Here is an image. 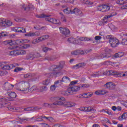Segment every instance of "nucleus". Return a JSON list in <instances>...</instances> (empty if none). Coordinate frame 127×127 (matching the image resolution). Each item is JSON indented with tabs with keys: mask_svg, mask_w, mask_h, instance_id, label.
<instances>
[{
	"mask_svg": "<svg viewBox=\"0 0 127 127\" xmlns=\"http://www.w3.org/2000/svg\"><path fill=\"white\" fill-rule=\"evenodd\" d=\"M16 64H12L8 65V70H11V69H13V68H15Z\"/></svg>",
	"mask_w": 127,
	"mask_h": 127,
	"instance_id": "79ce46f5",
	"label": "nucleus"
},
{
	"mask_svg": "<svg viewBox=\"0 0 127 127\" xmlns=\"http://www.w3.org/2000/svg\"><path fill=\"white\" fill-rule=\"evenodd\" d=\"M45 20L46 21H48L49 22L54 23V24H61V23L60 22L59 20L54 19L53 18H47L45 19Z\"/></svg>",
	"mask_w": 127,
	"mask_h": 127,
	"instance_id": "4468645a",
	"label": "nucleus"
},
{
	"mask_svg": "<svg viewBox=\"0 0 127 127\" xmlns=\"http://www.w3.org/2000/svg\"><path fill=\"white\" fill-rule=\"evenodd\" d=\"M106 23H107V21L104 22V21H100L99 22V25H105V24H106Z\"/></svg>",
	"mask_w": 127,
	"mask_h": 127,
	"instance_id": "13d9d810",
	"label": "nucleus"
},
{
	"mask_svg": "<svg viewBox=\"0 0 127 127\" xmlns=\"http://www.w3.org/2000/svg\"><path fill=\"white\" fill-rule=\"evenodd\" d=\"M41 125L44 127H49V125L46 123H41Z\"/></svg>",
	"mask_w": 127,
	"mask_h": 127,
	"instance_id": "e2e57ef3",
	"label": "nucleus"
},
{
	"mask_svg": "<svg viewBox=\"0 0 127 127\" xmlns=\"http://www.w3.org/2000/svg\"><path fill=\"white\" fill-rule=\"evenodd\" d=\"M71 14H75L79 16H83V12L80 9L75 8L73 9L70 10Z\"/></svg>",
	"mask_w": 127,
	"mask_h": 127,
	"instance_id": "f8f14e48",
	"label": "nucleus"
},
{
	"mask_svg": "<svg viewBox=\"0 0 127 127\" xmlns=\"http://www.w3.org/2000/svg\"><path fill=\"white\" fill-rule=\"evenodd\" d=\"M62 81L61 80H58L55 82L54 85L56 86V87H59V85H60L59 83H61Z\"/></svg>",
	"mask_w": 127,
	"mask_h": 127,
	"instance_id": "37998d69",
	"label": "nucleus"
},
{
	"mask_svg": "<svg viewBox=\"0 0 127 127\" xmlns=\"http://www.w3.org/2000/svg\"><path fill=\"white\" fill-rule=\"evenodd\" d=\"M83 2L85 4H89V5H92L94 3V2L89 1V0H83Z\"/></svg>",
	"mask_w": 127,
	"mask_h": 127,
	"instance_id": "e433bc0d",
	"label": "nucleus"
},
{
	"mask_svg": "<svg viewBox=\"0 0 127 127\" xmlns=\"http://www.w3.org/2000/svg\"><path fill=\"white\" fill-rule=\"evenodd\" d=\"M19 88H17L18 91H20L23 94H27L28 93V89L26 87V85L28 84V82L26 81H22L19 82Z\"/></svg>",
	"mask_w": 127,
	"mask_h": 127,
	"instance_id": "20e7f679",
	"label": "nucleus"
},
{
	"mask_svg": "<svg viewBox=\"0 0 127 127\" xmlns=\"http://www.w3.org/2000/svg\"><path fill=\"white\" fill-rule=\"evenodd\" d=\"M33 109L32 107H27L24 109V110H23V112H31L32 111Z\"/></svg>",
	"mask_w": 127,
	"mask_h": 127,
	"instance_id": "ea45409f",
	"label": "nucleus"
},
{
	"mask_svg": "<svg viewBox=\"0 0 127 127\" xmlns=\"http://www.w3.org/2000/svg\"><path fill=\"white\" fill-rule=\"evenodd\" d=\"M12 22L9 20L5 21V19L2 18H0V26L2 27H7L10 26Z\"/></svg>",
	"mask_w": 127,
	"mask_h": 127,
	"instance_id": "1a4fd4ad",
	"label": "nucleus"
},
{
	"mask_svg": "<svg viewBox=\"0 0 127 127\" xmlns=\"http://www.w3.org/2000/svg\"><path fill=\"white\" fill-rule=\"evenodd\" d=\"M14 85L7 82H5L3 85V89L5 91H9V90H12Z\"/></svg>",
	"mask_w": 127,
	"mask_h": 127,
	"instance_id": "ddd939ff",
	"label": "nucleus"
},
{
	"mask_svg": "<svg viewBox=\"0 0 127 127\" xmlns=\"http://www.w3.org/2000/svg\"><path fill=\"white\" fill-rule=\"evenodd\" d=\"M7 94L9 97H5L2 98H0V102H9L10 101H13V99L16 98V93L13 91H7Z\"/></svg>",
	"mask_w": 127,
	"mask_h": 127,
	"instance_id": "7ed1b4c3",
	"label": "nucleus"
},
{
	"mask_svg": "<svg viewBox=\"0 0 127 127\" xmlns=\"http://www.w3.org/2000/svg\"><path fill=\"white\" fill-rule=\"evenodd\" d=\"M43 51L44 52H47L48 51H51V50H52V48H48L47 47H45L44 46H43Z\"/></svg>",
	"mask_w": 127,
	"mask_h": 127,
	"instance_id": "72a5a7b5",
	"label": "nucleus"
},
{
	"mask_svg": "<svg viewBox=\"0 0 127 127\" xmlns=\"http://www.w3.org/2000/svg\"><path fill=\"white\" fill-rule=\"evenodd\" d=\"M62 82H64V83H70L71 82V80H70V78L67 76H64L62 79L61 80Z\"/></svg>",
	"mask_w": 127,
	"mask_h": 127,
	"instance_id": "393cba45",
	"label": "nucleus"
},
{
	"mask_svg": "<svg viewBox=\"0 0 127 127\" xmlns=\"http://www.w3.org/2000/svg\"><path fill=\"white\" fill-rule=\"evenodd\" d=\"M0 67H1V69H3V70H8V64L4 65L0 63Z\"/></svg>",
	"mask_w": 127,
	"mask_h": 127,
	"instance_id": "2f4dec72",
	"label": "nucleus"
},
{
	"mask_svg": "<svg viewBox=\"0 0 127 127\" xmlns=\"http://www.w3.org/2000/svg\"><path fill=\"white\" fill-rule=\"evenodd\" d=\"M81 97L84 98H91L92 94L89 93H83L81 94Z\"/></svg>",
	"mask_w": 127,
	"mask_h": 127,
	"instance_id": "7c9ffc66",
	"label": "nucleus"
},
{
	"mask_svg": "<svg viewBox=\"0 0 127 127\" xmlns=\"http://www.w3.org/2000/svg\"><path fill=\"white\" fill-rule=\"evenodd\" d=\"M7 109L9 110V111H11L12 112H14V107H12L11 106L7 107Z\"/></svg>",
	"mask_w": 127,
	"mask_h": 127,
	"instance_id": "4d7b16f0",
	"label": "nucleus"
},
{
	"mask_svg": "<svg viewBox=\"0 0 127 127\" xmlns=\"http://www.w3.org/2000/svg\"><path fill=\"white\" fill-rule=\"evenodd\" d=\"M67 41L69 42V43H73V44H80V43L78 42V39H75L74 38H68Z\"/></svg>",
	"mask_w": 127,
	"mask_h": 127,
	"instance_id": "aec40b11",
	"label": "nucleus"
},
{
	"mask_svg": "<svg viewBox=\"0 0 127 127\" xmlns=\"http://www.w3.org/2000/svg\"><path fill=\"white\" fill-rule=\"evenodd\" d=\"M100 73H101L100 71L96 72L95 73H94L92 74V77H99V76H101V74H100Z\"/></svg>",
	"mask_w": 127,
	"mask_h": 127,
	"instance_id": "09e8293b",
	"label": "nucleus"
},
{
	"mask_svg": "<svg viewBox=\"0 0 127 127\" xmlns=\"http://www.w3.org/2000/svg\"><path fill=\"white\" fill-rule=\"evenodd\" d=\"M9 54L10 55H20V50H15L14 51H12L9 52Z\"/></svg>",
	"mask_w": 127,
	"mask_h": 127,
	"instance_id": "412c9836",
	"label": "nucleus"
},
{
	"mask_svg": "<svg viewBox=\"0 0 127 127\" xmlns=\"http://www.w3.org/2000/svg\"><path fill=\"white\" fill-rule=\"evenodd\" d=\"M111 73H112L113 75H117L118 77H121L122 76V73H119L118 71H113V70L110 71Z\"/></svg>",
	"mask_w": 127,
	"mask_h": 127,
	"instance_id": "c9c22d12",
	"label": "nucleus"
},
{
	"mask_svg": "<svg viewBox=\"0 0 127 127\" xmlns=\"http://www.w3.org/2000/svg\"><path fill=\"white\" fill-rule=\"evenodd\" d=\"M127 119V112L124 113L122 116H120L118 118L119 121H123Z\"/></svg>",
	"mask_w": 127,
	"mask_h": 127,
	"instance_id": "a878e982",
	"label": "nucleus"
},
{
	"mask_svg": "<svg viewBox=\"0 0 127 127\" xmlns=\"http://www.w3.org/2000/svg\"><path fill=\"white\" fill-rule=\"evenodd\" d=\"M105 86H106L108 89H110V90H114L116 87V84L113 82H108L107 83Z\"/></svg>",
	"mask_w": 127,
	"mask_h": 127,
	"instance_id": "f3484780",
	"label": "nucleus"
},
{
	"mask_svg": "<svg viewBox=\"0 0 127 127\" xmlns=\"http://www.w3.org/2000/svg\"><path fill=\"white\" fill-rule=\"evenodd\" d=\"M104 64H105V65H112V62H105Z\"/></svg>",
	"mask_w": 127,
	"mask_h": 127,
	"instance_id": "338daca9",
	"label": "nucleus"
},
{
	"mask_svg": "<svg viewBox=\"0 0 127 127\" xmlns=\"http://www.w3.org/2000/svg\"><path fill=\"white\" fill-rule=\"evenodd\" d=\"M64 64L65 62H61L60 65H52L51 66L50 70L51 71H54L55 72H58L63 68V66H64Z\"/></svg>",
	"mask_w": 127,
	"mask_h": 127,
	"instance_id": "0eeeda50",
	"label": "nucleus"
},
{
	"mask_svg": "<svg viewBox=\"0 0 127 127\" xmlns=\"http://www.w3.org/2000/svg\"><path fill=\"white\" fill-rule=\"evenodd\" d=\"M75 105H76V104H75V103H71L70 102H68L65 100V102L64 105V107H66V108H69L71 107H75Z\"/></svg>",
	"mask_w": 127,
	"mask_h": 127,
	"instance_id": "6ab92c4d",
	"label": "nucleus"
},
{
	"mask_svg": "<svg viewBox=\"0 0 127 127\" xmlns=\"http://www.w3.org/2000/svg\"><path fill=\"white\" fill-rule=\"evenodd\" d=\"M69 8H67L66 9H64V12L65 14H69V13H71V9L68 10Z\"/></svg>",
	"mask_w": 127,
	"mask_h": 127,
	"instance_id": "c03bdc74",
	"label": "nucleus"
},
{
	"mask_svg": "<svg viewBox=\"0 0 127 127\" xmlns=\"http://www.w3.org/2000/svg\"><path fill=\"white\" fill-rule=\"evenodd\" d=\"M72 55H84L85 52L82 50H77L71 53Z\"/></svg>",
	"mask_w": 127,
	"mask_h": 127,
	"instance_id": "a211bd4d",
	"label": "nucleus"
},
{
	"mask_svg": "<svg viewBox=\"0 0 127 127\" xmlns=\"http://www.w3.org/2000/svg\"><path fill=\"white\" fill-rule=\"evenodd\" d=\"M122 45H127V39H123L121 42Z\"/></svg>",
	"mask_w": 127,
	"mask_h": 127,
	"instance_id": "de8ad7c7",
	"label": "nucleus"
},
{
	"mask_svg": "<svg viewBox=\"0 0 127 127\" xmlns=\"http://www.w3.org/2000/svg\"><path fill=\"white\" fill-rule=\"evenodd\" d=\"M116 2L118 3V4H124L125 3H127L126 1L124 0H117Z\"/></svg>",
	"mask_w": 127,
	"mask_h": 127,
	"instance_id": "4c0bfd02",
	"label": "nucleus"
},
{
	"mask_svg": "<svg viewBox=\"0 0 127 127\" xmlns=\"http://www.w3.org/2000/svg\"><path fill=\"white\" fill-rule=\"evenodd\" d=\"M22 8H23L24 10H25L26 11H29V10L30 9V7L29 6H25V5L22 6Z\"/></svg>",
	"mask_w": 127,
	"mask_h": 127,
	"instance_id": "49530a36",
	"label": "nucleus"
},
{
	"mask_svg": "<svg viewBox=\"0 0 127 127\" xmlns=\"http://www.w3.org/2000/svg\"><path fill=\"white\" fill-rule=\"evenodd\" d=\"M81 89L80 86L72 85L71 87H68L66 91L62 92L63 95L64 96H68V95H73L75 92H78Z\"/></svg>",
	"mask_w": 127,
	"mask_h": 127,
	"instance_id": "f257e3e1",
	"label": "nucleus"
},
{
	"mask_svg": "<svg viewBox=\"0 0 127 127\" xmlns=\"http://www.w3.org/2000/svg\"><path fill=\"white\" fill-rule=\"evenodd\" d=\"M57 58H58V56H53L52 57H46L45 60H48L49 61H55Z\"/></svg>",
	"mask_w": 127,
	"mask_h": 127,
	"instance_id": "5701e85b",
	"label": "nucleus"
},
{
	"mask_svg": "<svg viewBox=\"0 0 127 127\" xmlns=\"http://www.w3.org/2000/svg\"><path fill=\"white\" fill-rule=\"evenodd\" d=\"M92 110V107H85V112H91V110Z\"/></svg>",
	"mask_w": 127,
	"mask_h": 127,
	"instance_id": "603ef678",
	"label": "nucleus"
},
{
	"mask_svg": "<svg viewBox=\"0 0 127 127\" xmlns=\"http://www.w3.org/2000/svg\"><path fill=\"white\" fill-rule=\"evenodd\" d=\"M51 105L49 103H45L43 104V107H44L45 108H50Z\"/></svg>",
	"mask_w": 127,
	"mask_h": 127,
	"instance_id": "8fccbe9b",
	"label": "nucleus"
},
{
	"mask_svg": "<svg viewBox=\"0 0 127 127\" xmlns=\"http://www.w3.org/2000/svg\"><path fill=\"white\" fill-rule=\"evenodd\" d=\"M56 100L57 101L53 103L55 106H64L66 102V99L62 96H58L56 97Z\"/></svg>",
	"mask_w": 127,
	"mask_h": 127,
	"instance_id": "423d86ee",
	"label": "nucleus"
},
{
	"mask_svg": "<svg viewBox=\"0 0 127 127\" xmlns=\"http://www.w3.org/2000/svg\"><path fill=\"white\" fill-rule=\"evenodd\" d=\"M22 68L21 67H16L14 69V72H18V71H21Z\"/></svg>",
	"mask_w": 127,
	"mask_h": 127,
	"instance_id": "864d4df0",
	"label": "nucleus"
},
{
	"mask_svg": "<svg viewBox=\"0 0 127 127\" xmlns=\"http://www.w3.org/2000/svg\"><path fill=\"white\" fill-rule=\"evenodd\" d=\"M106 38L107 39H109V43L112 47H117L120 44L119 39L116 37H113V36L107 35Z\"/></svg>",
	"mask_w": 127,
	"mask_h": 127,
	"instance_id": "39448f33",
	"label": "nucleus"
},
{
	"mask_svg": "<svg viewBox=\"0 0 127 127\" xmlns=\"http://www.w3.org/2000/svg\"><path fill=\"white\" fill-rule=\"evenodd\" d=\"M21 110H22L21 108L14 107L13 112H21Z\"/></svg>",
	"mask_w": 127,
	"mask_h": 127,
	"instance_id": "a18cd8bd",
	"label": "nucleus"
},
{
	"mask_svg": "<svg viewBox=\"0 0 127 127\" xmlns=\"http://www.w3.org/2000/svg\"><path fill=\"white\" fill-rule=\"evenodd\" d=\"M37 89V86L34 85L31 88V91H35Z\"/></svg>",
	"mask_w": 127,
	"mask_h": 127,
	"instance_id": "052dcab7",
	"label": "nucleus"
},
{
	"mask_svg": "<svg viewBox=\"0 0 127 127\" xmlns=\"http://www.w3.org/2000/svg\"><path fill=\"white\" fill-rule=\"evenodd\" d=\"M60 32L64 37H68L70 35V30L68 28L60 27Z\"/></svg>",
	"mask_w": 127,
	"mask_h": 127,
	"instance_id": "9d476101",
	"label": "nucleus"
},
{
	"mask_svg": "<svg viewBox=\"0 0 127 127\" xmlns=\"http://www.w3.org/2000/svg\"><path fill=\"white\" fill-rule=\"evenodd\" d=\"M49 38V35H46L42 36L41 37H38L37 39H34L32 42V44H37V43H39V42H41V41H44V40H46V39H48Z\"/></svg>",
	"mask_w": 127,
	"mask_h": 127,
	"instance_id": "6e6552de",
	"label": "nucleus"
},
{
	"mask_svg": "<svg viewBox=\"0 0 127 127\" xmlns=\"http://www.w3.org/2000/svg\"><path fill=\"white\" fill-rule=\"evenodd\" d=\"M58 74H59V72L46 73L45 75L48 78L43 81V85H45V86L49 85V84L51 83V78H53V77H57Z\"/></svg>",
	"mask_w": 127,
	"mask_h": 127,
	"instance_id": "f03ea898",
	"label": "nucleus"
},
{
	"mask_svg": "<svg viewBox=\"0 0 127 127\" xmlns=\"http://www.w3.org/2000/svg\"><path fill=\"white\" fill-rule=\"evenodd\" d=\"M33 76H34V74L30 73H28L23 74L24 78H32Z\"/></svg>",
	"mask_w": 127,
	"mask_h": 127,
	"instance_id": "c756f323",
	"label": "nucleus"
},
{
	"mask_svg": "<svg viewBox=\"0 0 127 127\" xmlns=\"http://www.w3.org/2000/svg\"><path fill=\"white\" fill-rule=\"evenodd\" d=\"M77 83H78V80L73 81L70 82L69 85H76V84H77Z\"/></svg>",
	"mask_w": 127,
	"mask_h": 127,
	"instance_id": "bf43d9fd",
	"label": "nucleus"
},
{
	"mask_svg": "<svg viewBox=\"0 0 127 127\" xmlns=\"http://www.w3.org/2000/svg\"><path fill=\"white\" fill-rule=\"evenodd\" d=\"M40 35V33L39 32H29L28 33L25 34V36H27L28 37H33V36H39Z\"/></svg>",
	"mask_w": 127,
	"mask_h": 127,
	"instance_id": "2eb2a0df",
	"label": "nucleus"
},
{
	"mask_svg": "<svg viewBox=\"0 0 127 127\" xmlns=\"http://www.w3.org/2000/svg\"><path fill=\"white\" fill-rule=\"evenodd\" d=\"M78 43H79L80 44H79V45H81V41H90V39H89V38H84V37H79V40H77Z\"/></svg>",
	"mask_w": 127,
	"mask_h": 127,
	"instance_id": "b1692460",
	"label": "nucleus"
},
{
	"mask_svg": "<svg viewBox=\"0 0 127 127\" xmlns=\"http://www.w3.org/2000/svg\"><path fill=\"white\" fill-rule=\"evenodd\" d=\"M13 30L16 32H22V33H25L26 32L25 28L20 27H15Z\"/></svg>",
	"mask_w": 127,
	"mask_h": 127,
	"instance_id": "dca6fc26",
	"label": "nucleus"
},
{
	"mask_svg": "<svg viewBox=\"0 0 127 127\" xmlns=\"http://www.w3.org/2000/svg\"><path fill=\"white\" fill-rule=\"evenodd\" d=\"M48 90V88H47V86H41L39 88V91L40 92H46V91H47Z\"/></svg>",
	"mask_w": 127,
	"mask_h": 127,
	"instance_id": "473e14b6",
	"label": "nucleus"
},
{
	"mask_svg": "<svg viewBox=\"0 0 127 127\" xmlns=\"http://www.w3.org/2000/svg\"><path fill=\"white\" fill-rule=\"evenodd\" d=\"M90 52H92V49H89V50H86L84 52V54H88L89 53H90Z\"/></svg>",
	"mask_w": 127,
	"mask_h": 127,
	"instance_id": "680f3d73",
	"label": "nucleus"
},
{
	"mask_svg": "<svg viewBox=\"0 0 127 127\" xmlns=\"http://www.w3.org/2000/svg\"><path fill=\"white\" fill-rule=\"evenodd\" d=\"M124 55V53L119 52L115 54L114 57L115 58H119V57H122Z\"/></svg>",
	"mask_w": 127,
	"mask_h": 127,
	"instance_id": "f704fd0d",
	"label": "nucleus"
},
{
	"mask_svg": "<svg viewBox=\"0 0 127 127\" xmlns=\"http://www.w3.org/2000/svg\"><path fill=\"white\" fill-rule=\"evenodd\" d=\"M48 121H49V122H53V121H54V119L52 117H48Z\"/></svg>",
	"mask_w": 127,
	"mask_h": 127,
	"instance_id": "69168bd1",
	"label": "nucleus"
},
{
	"mask_svg": "<svg viewBox=\"0 0 127 127\" xmlns=\"http://www.w3.org/2000/svg\"><path fill=\"white\" fill-rule=\"evenodd\" d=\"M36 17L37 18H45V17H49V15L41 14L39 15H36Z\"/></svg>",
	"mask_w": 127,
	"mask_h": 127,
	"instance_id": "c85d7f7f",
	"label": "nucleus"
},
{
	"mask_svg": "<svg viewBox=\"0 0 127 127\" xmlns=\"http://www.w3.org/2000/svg\"><path fill=\"white\" fill-rule=\"evenodd\" d=\"M102 38V37L100 36H96L95 37V40H100Z\"/></svg>",
	"mask_w": 127,
	"mask_h": 127,
	"instance_id": "774afa93",
	"label": "nucleus"
},
{
	"mask_svg": "<svg viewBox=\"0 0 127 127\" xmlns=\"http://www.w3.org/2000/svg\"><path fill=\"white\" fill-rule=\"evenodd\" d=\"M12 42H13L12 40L5 41H4V44H5V45H7V44H9L11 46V45H12Z\"/></svg>",
	"mask_w": 127,
	"mask_h": 127,
	"instance_id": "58836bf2",
	"label": "nucleus"
},
{
	"mask_svg": "<svg viewBox=\"0 0 127 127\" xmlns=\"http://www.w3.org/2000/svg\"><path fill=\"white\" fill-rule=\"evenodd\" d=\"M85 66V64L84 63L78 64L75 65H73L74 69H78L81 67H84Z\"/></svg>",
	"mask_w": 127,
	"mask_h": 127,
	"instance_id": "bb28decb",
	"label": "nucleus"
},
{
	"mask_svg": "<svg viewBox=\"0 0 127 127\" xmlns=\"http://www.w3.org/2000/svg\"><path fill=\"white\" fill-rule=\"evenodd\" d=\"M7 104H8V105H10V103H7L6 102H4V101L0 102V108H2V107H7Z\"/></svg>",
	"mask_w": 127,
	"mask_h": 127,
	"instance_id": "cd10ccee",
	"label": "nucleus"
},
{
	"mask_svg": "<svg viewBox=\"0 0 127 127\" xmlns=\"http://www.w3.org/2000/svg\"><path fill=\"white\" fill-rule=\"evenodd\" d=\"M61 19L63 22H67L66 18H65V16L64 15L62 16Z\"/></svg>",
	"mask_w": 127,
	"mask_h": 127,
	"instance_id": "5fc2aeb1",
	"label": "nucleus"
},
{
	"mask_svg": "<svg viewBox=\"0 0 127 127\" xmlns=\"http://www.w3.org/2000/svg\"><path fill=\"white\" fill-rule=\"evenodd\" d=\"M56 88H57V86L55 85V84H54L50 87V89L51 91H55Z\"/></svg>",
	"mask_w": 127,
	"mask_h": 127,
	"instance_id": "3c124183",
	"label": "nucleus"
},
{
	"mask_svg": "<svg viewBox=\"0 0 127 127\" xmlns=\"http://www.w3.org/2000/svg\"><path fill=\"white\" fill-rule=\"evenodd\" d=\"M101 58H109V57H111V55H106V54H101Z\"/></svg>",
	"mask_w": 127,
	"mask_h": 127,
	"instance_id": "a19ab883",
	"label": "nucleus"
},
{
	"mask_svg": "<svg viewBox=\"0 0 127 127\" xmlns=\"http://www.w3.org/2000/svg\"><path fill=\"white\" fill-rule=\"evenodd\" d=\"M20 54H26V51L25 50H20Z\"/></svg>",
	"mask_w": 127,
	"mask_h": 127,
	"instance_id": "0e129e2a",
	"label": "nucleus"
},
{
	"mask_svg": "<svg viewBox=\"0 0 127 127\" xmlns=\"http://www.w3.org/2000/svg\"><path fill=\"white\" fill-rule=\"evenodd\" d=\"M79 111H82L83 112H86V107H80L78 108Z\"/></svg>",
	"mask_w": 127,
	"mask_h": 127,
	"instance_id": "6e6d98bb",
	"label": "nucleus"
},
{
	"mask_svg": "<svg viewBox=\"0 0 127 127\" xmlns=\"http://www.w3.org/2000/svg\"><path fill=\"white\" fill-rule=\"evenodd\" d=\"M34 58H35V57L33 53H30L26 57V60H32Z\"/></svg>",
	"mask_w": 127,
	"mask_h": 127,
	"instance_id": "4be33fe9",
	"label": "nucleus"
},
{
	"mask_svg": "<svg viewBox=\"0 0 127 127\" xmlns=\"http://www.w3.org/2000/svg\"><path fill=\"white\" fill-rule=\"evenodd\" d=\"M98 9L102 12H107L110 10V6L108 4H103L98 7Z\"/></svg>",
	"mask_w": 127,
	"mask_h": 127,
	"instance_id": "9b49d317",
	"label": "nucleus"
}]
</instances>
